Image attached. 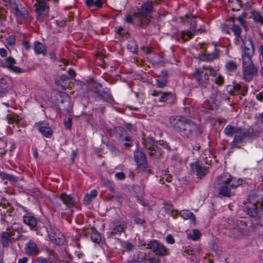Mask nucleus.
Segmentation results:
<instances>
[{
  "instance_id": "nucleus-1",
  "label": "nucleus",
  "mask_w": 263,
  "mask_h": 263,
  "mask_svg": "<svg viewBox=\"0 0 263 263\" xmlns=\"http://www.w3.org/2000/svg\"><path fill=\"white\" fill-rule=\"evenodd\" d=\"M241 57L242 60V79L250 82L258 74V69L254 64L252 58L255 48L251 36H245L241 40Z\"/></svg>"
},
{
  "instance_id": "nucleus-2",
  "label": "nucleus",
  "mask_w": 263,
  "mask_h": 263,
  "mask_svg": "<svg viewBox=\"0 0 263 263\" xmlns=\"http://www.w3.org/2000/svg\"><path fill=\"white\" fill-rule=\"evenodd\" d=\"M170 127L185 140H193L200 134L196 123L183 116H172L168 119Z\"/></svg>"
},
{
  "instance_id": "nucleus-3",
  "label": "nucleus",
  "mask_w": 263,
  "mask_h": 263,
  "mask_svg": "<svg viewBox=\"0 0 263 263\" xmlns=\"http://www.w3.org/2000/svg\"><path fill=\"white\" fill-rule=\"evenodd\" d=\"M223 132L228 137L234 136L233 139L230 144L232 149L241 148L247 142L252 140L255 136L254 129L251 127L245 128L231 124L226 126Z\"/></svg>"
},
{
  "instance_id": "nucleus-4",
  "label": "nucleus",
  "mask_w": 263,
  "mask_h": 263,
  "mask_svg": "<svg viewBox=\"0 0 263 263\" xmlns=\"http://www.w3.org/2000/svg\"><path fill=\"white\" fill-rule=\"evenodd\" d=\"M240 184L239 179L224 173L216 179L213 186L219 196L229 198L235 195V190Z\"/></svg>"
},
{
  "instance_id": "nucleus-5",
  "label": "nucleus",
  "mask_w": 263,
  "mask_h": 263,
  "mask_svg": "<svg viewBox=\"0 0 263 263\" xmlns=\"http://www.w3.org/2000/svg\"><path fill=\"white\" fill-rule=\"evenodd\" d=\"M58 198L62 203L57 202L54 203L53 210L60 214L62 218L69 216L72 214L71 208L74 206L75 198L71 195H67L65 193L60 194Z\"/></svg>"
},
{
  "instance_id": "nucleus-6",
  "label": "nucleus",
  "mask_w": 263,
  "mask_h": 263,
  "mask_svg": "<svg viewBox=\"0 0 263 263\" xmlns=\"http://www.w3.org/2000/svg\"><path fill=\"white\" fill-rule=\"evenodd\" d=\"M154 11V3L152 1H148L143 3L134 16L136 19V26L140 28L147 26L153 18V12Z\"/></svg>"
},
{
  "instance_id": "nucleus-7",
  "label": "nucleus",
  "mask_w": 263,
  "mask_h": 263,
  "mask_svg": "<svg viewBox=\"0 0 263 263\" xmlns=\"http://www.w3.org/2000/svg\"><path fill=\"white\" fill-rule=\"evenodd\" d=\"M7 51L4 48H0V55L3 58H6L4 60L0 59V67L7 69L9 71L15 73H21L25 72V70L15 66L16 60L12 57L7 58Z\"/></svg>"
},
{
  "instance_id": "nucleus-8",
  "label": "nucleus",
  "mask_w": 263,
  "mask_h": 263,
  "mask_svg": "<svg viewBox=\"0 0 263 263\" xmlns=\"http://www.w3.org/2000/svg\"><path fill=\"white\" fill-rule=\"evenodd\" d=\"M224 100L230 102L229 97L224 93H222L217 90H213L209 100H206L204 104L208 103L206 107L209 109H217L220 106L221 102Z\"/></svg>"
},
{
  "instance_id": "nucleus-9",
  "label": "nucleus",
  "mask_w": 263,
  "mask_h": 263,
  "mask_svg": "<svg viewBox=\"0 0 263 263\" xmlns=\"http://www.w3.org/2000/svg\"><path fill=\"white\" fill-rule=\"evenodd\" d=\"M49 4L45 0H36L34 5L36 20L40 23L43 22L49 16Z\"/></svg>"
},
{
  "instance_id": "nucleus-10",
  "label": "nucleus",
  "mask_w": 263,
  "mask_h": 263,
  "mask_svg": "<svg viewBox=\"0 0 263 263\" xmlns=\"http://www.w3.org/2000/svg\"><path fill=\"white\" fill-rule=\"evenodd\" d=\"M10 11L16 16L17 20L23 23L28 20L29 14L27 10L21 4H16L15 2H12L11 4Z\"/></svg>"
},
{
  "instance_id": "nucleus-11",
  "label": "nucleus",
  "mask_w": 263,
  "mask_h": 263,
  "mask_svg": "<svg viewBox=\"0 0 263 263\" xmlns=\"http://www.w3.org/2000/svg\"><path fill=\"white\" fill-rule=\"evenodd\" d=\"M46 230L50 241L53 243L59 246L64 244L65 237L56 228L49 224L46 227Z\"/></svg>"
},
{
  "instance_id": "nucleus-12",
  "label": "nucleus",
  "mask_w": 263,
  "mask_h": 263,
  "mask_svg": "<svg viewBox=\"0 0 263 263\" xmlns=\"http://www.w3.org/2000/svg\"><path fill=\"white\" fill-rule=\"evenodd\" d=\"M152 95L154 97H159L157 100L155 99V101L161 103H167L170 105L175 104L177 100L176 94L172 92H162L154 90L153 91Z\"/></svg>"
},
{
  "instance_id": "nucleus-13",
  "label": "nucleus",
  "mask_w": 263,
  "mask_h": 263,
  "mask_svg": "<svg viewBox=\"0 0 263 263\" xmlns=\"http://www.w3.org/2000/svg\"><path fill=\"white\" fill-rule=\"evenodd\" d=\"M193 77L196 84V87L205 88L209 84V75L201 69H195Z\"/></svg>"
},
{
  "instance_id": "nucleus-14",
  "label": "nucleus",
  "mask_w": 263,
  "mask_h": 263,
  "mask_svg": "<svg viewBox=\"0 0 263 263\" xmlns=\"http://www.w3.org/2000/svg\"><path fill=\"white\" fill-rule=\"evenodd\" d=\"M22 209L24 212L23 216V221L25 224L29 227L32 231L37 230V220L34 214L27 210L26 208L22 206Z\"/></svg>"
},
{
  "instance_id": "nucleus-15",
  "label": "nucleus",
  "mask_w": 263,
  "mask_h": 263,
  "mask_svg": "<svg viewBox=\"0 0 263 263\" xmlns=\"http://www.w3.org/2000/svg\"><path fill=\"white\" fill-rule=\"evenodd\" d=\"M146 249L152 250L156 255L164 256L168 254L165 246L156 240H151L147 244Z\"/></svg>"
},
{
  "instance_id": "nucleus-16",
  "label": "nucleus",
  "mask_w": 263,
  "mask_h": 263,
  "mask_svg": "<svg viewBox=\"0 0 263 263\" xmlns=\"http://www.w3.org/2000/svg\"><path fill=\"white\" fill-rule=\"evenodd\" d=\"M190 166L192 172L196 175L197 178L201 179L206 175L207 168L202 166L199 162L191 163Z\"/></svg>"
},
{
  "instance_id": "nucleus-17",
  "label": "nucleus",
  "mask_w": 263,
  "mask_h": 263,
  "mask_svg": "<svg viewBox=\"0 0 263 263\" xmlns=\"http://www.w3.org/2000/svg\"><path fill=\"white\" fill-rule=\"evenodd\" d=\"M25 250L26 253L31 256H35L37 255L40 252L38 246L32 240H30L26 243Z\"/></svg>"
},
{
  "instance_id": "nucleus-18",
  "label": "nucleus",
  "mask_w": 263,
  "mask_h": 263,
  "mask_svg": "<svg viewBox=\"0 0 263 263\" xmlns=\"http://www.w3.org/2000/svg\"><path fill=\"white\" fill-rule=\"evenodd\" d=\"M135 160L139 167L145 168L147 165L146 156L143 151L137 149L134 153Z\"/></svg>"
},
{
  "instance_id": "nucleus-19",
  "label": "nucleus",
  "mask_w": 263,
  "mask_h": 263,
  "mask_svg": "<svg viewBox=\"0 0 263 263\" xmlns=\"http://www.w3.org/2000/svg\"><path fill=\"white\" fill-rule=\"evenodd\" d=\"M11 234L7 232H3L0 236V243L3 248H8L10 245L14 242L16 239L11 237Z\"/></svg>"
},
{
  "instance_id": "nucleus-20",
  "label": "nucleus",
  "mask_w": 263,
  "mask_h": 263,
  "mask_svg": "<svg viewBox=\"0 0 263 263\" xmlns=\"http://www.w3.org/2000/svg\"><path fill=\"white\" fill-rule=\"evenodd\" d=\"M190 25L192 31H183L181 32V37L184 42H186L192 39L198 31V30H196L195 29L196 28V24L195 21H192Z\"/></svg>"
},
{
  "instance_id": "nucleus-21",
  "label": "nucleus",
  "mask_w": 263,
  "mask_h": 263,
  "mask_svg": "<svg viewBox=\"0 0 263 263\" xmlns=\"http://www.w3.org/2000/svg\"><path fill=\"white\" fill-rule=\"evenodd\" d=\"M238 65L236 61L230 60L226 62L224 68L229 74L235 72L237 71Z\"/></svg>"
},
{
  "instance_id": "nucleus-22",
  "label": "nucleus",
  "mask_w": 263,
  "mask_h": 263,
  "mask_svg": "<svg viewBox=\"0 0 263 263\" xmlns=\"http://www.w3.org/2000/svg\"><path fill=\"white\" fill-rule=\"evenodd\" d=\"M127 223L123 221L119 224L116 225L111 229L110 233L112 235H120L126 229Z\"/></svg>"
},
{
  "instance_id": "nucleus-23",
  "label": "nucleus",
  "mask_w": 263,
  "mask_h": 263,
  "mask_svg": "<svg viewBox=\"0 0 263 263\" xmlns=\"http://www.w3.org/2000/svg\"><path fill=\"white\" fill-rule=\"evenodd\" d=\"M231 29L233 31L234 35L235 36V42H239V40H240V41H241L240 45H241V43H242V42H241L242 39L243 38L244 36H249V35H245L242 37L241 36L242 29L240 28V27L238 25H236V24L232 25V27H231ZM249 36H250L249 35Z\"/></svg>"
},
{
  "instance_id": "nucleus-24",
  "label": "nucleus",
  "mask_w": 263,
  "mask_h": 263,
  "mask_svg": "<svg viewBox=\"0 0 263 263\" xmlns=\"http://www.w3.org/2000/svg\"><path fill=\"white\" fill-rule=\"evenodd\" d=\"M99 97L104 101L111 103L114 101V99L110 93V89L108 88H104Z\"/></svg>"
},
{
  "instance_id": "nucleus-25",
  "label": "nucleus",
  "mask_w": 263,
  "mask_h": 263,
  "mask_svg": "<svg viewBox=\"0 0 263 263\" xmlns=\"http://www.w3.org/2000/svg\"><path fill=\"white\" fill-rule=\"evenodd\" d=\"M148 151L149 156L156 159L160 158L163 153V151L162 148L161 147H158L157 145L155 146V145Z\"/></svg>"
},
{
  "instance_id": "nucleus-26",
  "label": "nucleus",
  "mask_w": 263,
  "mask_h": 263,
  "mask_svg": "<svg viewBox=\"0 0 263 263\" xmlns=\"http://www.w3.org/2000/svg\"><path fill=\"white\" fill-rule=\"evenodd\" d=\"M82 89L85 90V91L86 90L88 91L89 89H90V90L96 93L98 97L100 96L102 92V90H100V88L98 87L96 83L95 84L89 83L87 85H84L82 87Z\"/></svg>"
},
{
  "instance_id": "nucleus-27",
  "label": "nucleus",
  "mask_w": 263,
  "mask_h": 263,
  "mask_svg": "<svg viewBox=\"0 0 263 263\" xmlns=\"http://www.w3.org/2000/svg\"><path fill=\"white\" fill-rule=\"evenodd\" d=\"M33 49L36 54H43L45 55L47 50L45 46L39 41H35L34 43Z\"/></svg>"
},
{
  "instance_id": "nucleus-28",
  "label": "nucleus",
  "mask_w": 263,
  "mask_h": 263,
  "mask_svg": "<svg viewBox=\"0 0 263 263\" xmlns=\"http://www.w3.org/2000/svg\"><path fill=\"white\" fill-rule=\"evenodd\" d=\"M243 210L248 215L252 217H255L258 214L257 205L255 204H251V206H245Z\"/></svg>"
},
{
  "instance_id": "nucleus-29",
  "label": "nucleus",
  "mask_w": 263,
  "mask_h": 263,
  "mask_svg": "<svg viewBox=\"0 0 263 263\" xmlns=\"http://www.w3.org/2000/svg\"><path fill=\"white\" fill-rule=\"evenodd\" d=\"M98 194V191L96 190H91L89 193L86 194L83 199L84 203L86 205H89L92 200L95 199Z\"/></svg>"
},
{
  "instance_id": "nucleus-30",
  "label": "nucleus",
  "mask_w": 263,
  "mask_h": 263,
  "mask_svg": "<svg viewBox=\"0 0 263 263\" xmlns=\"http://www.w3.org/2000/svg\"><path fill=\"white\" fill-rule=\"evenodd\" d=\"M11 83V79L9 77L5 76L0 79V87L3 90V92L6 91L7 89L10 86Z\"/></svg>"
},
{
  "instance_id": "nucleus-31",
  "label": "nucleus",
  "mask_w": 263,
  "mask_h": 263,
  "mask_svg": "<svg viewBox=\"0 0 263 263\" xmlns=\"http://www.w3.org/2000/svg\"><path fill=\"white\" fill-rule=\"evenodd\" d=\"M180 216L184 219H190L194 223L196 222L195 216L188 210H182L180 213Z\"/></svg>"
},
{
  "instance_id": "nucleus-32",
  "label": "nucleus",
  "mask_w": 263,
  "mask_h": 263,
  "mask_svg": "<svg viewBox=\"0 0 263 263\" xmlns=\"http://www.w3.org/2000/svg\"><path fill=\"white\" fill-rule=\"evenodd\" d=\"M218 58V53L217 51H214L209 53L203 52L201 57V60L205 62H211Z\"/></svg>"
},
{
  "instance_id": "nucleus-33",
  "label": "nucleus",
  "mask_w": 263,
  "mask_h": 263,
  "mask_svg": "<svg viewBox=\"0 0 263 263\" xmlns=\"http://www.w3.org/2000/svg\"><path fill=\"white\" fill-rule=\"evenodd\" d=\"M90 237L93 242L98 244L100 242L102 239L100 233L94 227L91 228Z\"/></svg>"
},
{
  "instance_id": "nucleus-34",
  "label": "nucleus",
  "mask_w": 263,
  "mask_h": 263,
  "mask_svg": "<svg viewBox=\"0 0 263 263\" xmlns=\"http://www.w3.org/2000/svg\"><path fill=\"white\" fill-rule=\"evenodd\" d=\"M242 84L240 83H234L233 86H229L230 89L229 91V93L232 96H237L240 95V92L242 89Z\"/></svg>"
},
{
  "instance_id": "nucleus-35",
  "label": "nucleus",
  "mask_w": 263,
  "mask_h": 263,
  "mask_svg": "<svg viewBox=\"0 0 263 263\" xmlns=\"http://www.w3.org/2000/svg\"><path fill=\"white\" fill-rule=\"evenodd\" d=\"M69 104L70 99L68 96H66L61 99L60 101L59 102L58 105L62 109L68 111Z\"/></svg>"
},
{
  "instance_id": "nucleus-36",
  "label": "nucleus",
  "mask_w": 263,
  "mask_h": 263,
  "mask_svg": "<svg viewBox=\"0 0 263 263\" xmlns=\"http://www.w3.org/2000/svg\"><path fill=\"white\" fill-rule=\"evenodd\" d=\"M142 144L147 150L155 145V139L151 137H148L142 139Z\"/></svg>"
},
{
  "instance_id": "nucleus-37",
  "label": "nucleus",
  "mask_w": 263,
  "mask_h": 263,
  "mask_svg": "<svg viewBox=\"0 0 263 263\" xmlns=\"http://www.w3.org/2000/svg\"><path fill=\"white\" fill-rule=\"evenodd\" d=\"M0 177L2 180H8L11 182H16L18 181V178L16 176L7 174L4 172H0Z\"/></svg>"
},
{
  "instance_id": "nucleus-38",
  "label": "nucleus",
  "mask_w": 263,
  "mask_h": 263,
  "mask_svg": "<svg viewBox=\"0 0 263 263\" xmlns=\"http://www.w3.org/2000/svg\"><path fill=\"white\" fill-rule=\"evenodd\" d=\"M85 4L88 7H96L97 8L102 7L103 3L102 0H85Z\"/></svg>"
},
{
  "instance_id": "nucleus-39",
  "label": "nucleus",
  "mask_w": 263,
  "mask_h": 263,
  "mask_svg": "<svg viewBox=\"0 0 263 263\" xmlns=\"http://www.w3.org/2000/svg\"><path fill=\"white\" fill-rule=\"evenodd\" d=\"M114 132L116 138L119 140L123 138L126 133L124 127L120 126L114 127Z\"/></svg>"
},
{
  "instance_id": "nucleus-40",
  "label": "nucleus",
  "mask_w": 263,
  "mask_h": 263,
  "mask_svg": "<svg viewBox=\"0 0 263 263\" xmlns=\"http://www.w3.org/2000/svg\"><path fill=\"white\" fill-rule=\"evenodd\" d=\"M39 130L44 136L47 138L50 137L52 135L51 128L49 126H41Z\"/></svg>"
},
{
  "instance_id": "nucleus-41",
  "label": "nucleus",
  "mask_w": 263,
  "mask_h": 263,
  "mask_svg": "<svg viewBox=\"0 0 263 263\" xmlns=\"http://www.w3.org/2000/svg\"><path fill=\"white\" fill-rule=\"evenodd\" d=\"M200 236V232L197 229H194L191 233L187 234V238L194 241L198 240Z\"/></svg>"
},
{
  "instance_id": "nucleus-42",
  "label": "nucleus",
  "mask_w": 263,
  "mask_h": 263,
  "mask_svg": "<svg viewBox=\"0 0 263 263\" xmlns=\"http://www.w3.org/2000/svg\"><path fill=\"white\" fill-rule=\"evenodd\" d=\"M242 6V4L241 0H234L231 2V7L232 11L240 10Z\"/></svg>"
},
{
  "instance_id": "nucleus-43",
  "label": "nucleus",
  "mask_w": 263,
  "mask_h": 263,
  "mask_svg": "<svg viewBox=\"0 0 263 263\" xmlns=\"http://www.w3.org/2000/svg\"><path fill=\"white\" fill-rule=\"evenodd\" d=\"M7 120L9 124H19L21 121L18 119V116L15 114H10L7 116Z\"/></svg>"
},
{
  "instance_id": "nucleus-44",
  "label": "nucleus",
  "mask_w": 263,
  "mask_h": 263,
  "mask_svg": "<svg viewBox=\"0 0 263 263\" xmlns=\"http://www.w3.org/2000/svg\"><path fill=\"white\" fill-rule=\"evenodd\" d=\"M127 49L132 52L137 53L138 48L136 42L133 40L129 41L127 44Z\"/></svg>"
},
{
  "instance_id": "nucleus-45",
  "label": "nucleus",
  "mask_w": 263,
  "mask_h": 263,
  "mask_svg": "<svg viewBox=\"0 0 263 263\" xmlns=\"http://www.w3.org/2000/svg\"><path fill=\"white\" fill-rule=\"evenodd\" d=\"M45 252L47 253L48 256L52 257V259L55 261H57L59 259V256L57 253L53 250L50 249L48 247H46L44 249Z\"/></svg>"
},
{
  "instance_id": "nucleus-46",
  "label": "nucleus",
  "mask_w": 263,
  "mask_h": 263,
  "mask_svg": "<svg viewBox=\"0 0 263 263\" xmlns=\"http://www.w3.org/2000/svg\"><path fill=\"white\" fill-rule=\"evenodd\" d=\"M252 18L255 22L263 24V18L259 12L253 11L252 12Z\"/></svg>"
},
{
  "instance_id": "nucleus-47",
  "label": "nucleus",
  "mask_w": 263,
  "mask_h": 263,
  "mask_svg": "<svg viewBox=\"0 0 263 263\" xmlns=\"http://www.w3.org/2000/svg\"><path fill=\"white\" fill-rule=\"evenodd\" d=\"M146 253L143 252H139L137 256V261L139 262L145 263L147 258L149 257Z\"/></svg>"
},
{
  "instance_id": "nucleus-48",
  "label": "nucleus",
  "mask_w": 263,
  "mask_h": 263,
  "mask_svg": "<svg viewBox=\"0 0 263 263\" xmlns=\"http://www.w3.org/2000/svg\"><path fill=\"white\" fill-rule=\"evenodd\" d=\"M125 22L128 24H135L136 25V19L134 16V13L132 15L131 14H127L125 15V18L124 19Z\"/></svg>"
},
{
  "instance_id": "nucleus-49",
  "label": "nucleus",
  "mask_w": 263,
  "mask_h": 263,
  "mask_svg": "<svg viewBox=\"0 0 263 263\" xmlns=\"http://www.w3.org/2000/svg\"><path fill=\"white\" fill-rule=\"evenodd\" d=\"M6 146L7 142L3 139H0V154H2L3 156L7 152Z\"/></svg>"
},
{
  "instance_id": "nucleus-50",
  "label": "nucleus",
  "mask_w": 263,
  "mask_h": 263,
  "mask_svg": "<svg viewBox=\"0 0 263 263\" xmlns=\"http://www.w3.org/2000/svg\"><path fill=\"white\" fill-rule=\"evenodd\" d=\"M36 261L37 263H53L55 262L54 260H51L49 258L39 257L36 259Z\"/></svg>"
},
{
  "instance_id": "nucleus-51",
  "label": "nucleus",
  "mask_w": 263,
  "mask_h": 263,
  "mask_svg": "<svg viewBox=\"0 0 263 263\" xmlns=\"http://www.w3.org/2000/svg\"><path fill=\"white\" fill-rule=\"evenodd\" d=\"M167 83V80H163L161 79H157L156 81V84L158 87L163 88L164 87Z\"/></svg>"
},
{
  "instance_id": "nucleus-52",
  "label": "nucleus",
  "mask_w": 263,
  "mask_h": 263,
  "mask_svg": "<svg viewBox=\"0 0 263 263\" xmlns=\"http://www.w3.org/2000/svg\"><path fill=\"white\" fill-rule=\"evenodd\" d=\"M158 146V147L161 146L163 148L166 149L167 148L168 146L166 141L163 140H159L158 141H155V146Z\"/></svg>"
},
{
  "instance_id": "nucleus-53",
  "label": "nucleus",
  "mask_w": 263,
  "mask_h": 263,
  "mask_svg": "<svg viewBox=\"0 0 263 263\" xmlns=\"http://www.w3.org/2000/svg\"><path fill=\"white\" fill-rule=\"evenodd\" d=\"M203 68L209 71V74L215 77L217 75V71L211 66H205L203 67Z\"/></svg>"
},
{
  "instance_id": "nucleus-54",
  "label": "nucleus",
  "mask_w": 263,
  "mask_h": 263,
  "mask_svg": "<svg viewBox=\"0 0 263 263\" xmlns=\"http://www.w3.org/2000/svg\"><path fill=\"white\" fill-rule=\"evenodd\" d=\"M6 41L9 45H13L16 42V37L14 35H11L7 39Z\"/></svg>"
},
{
  "instance_id": "nucleus-55",
  "label": "nucleus",
  "mask_w": 263,
  "mask_h": 263,
  "mask_svg": "<svg viewBox=\"0 0 263 263\" xmlns=\"http://www.w3.org/2000/svg\"><path fill=\"white\" fill-rule=\"evenodd\" d=\"M215 82L216 84L219 86H221L223 85L224 82V79L223 76L221 75H219L217 77L215 78Z\"/></svg>"
},
{
  "instance_id": "nucleus-56",
  "label": "nucleus",
  "mask_w": 263,
  "mask_h": 263,
  "mask_svg": "<svg viewBox=\"0 0 263 263\" xmlns=\"http://www.w3.org/2000/svg\"><path fill=\"white\" fill-rule=\"evenodd\" d=\"M115 177L117 180H123L125 178V175L122 172H117L115 174Z\"/></svg>"
},
{
  "instance_id": "nucleus-57",
  "label": "nucleus",
  "mask_w": 263,
  "mask_h": 263,
  "mask_svg": "<svg viewBox=\"0 0 263 263\" xmlns=\"http://www.w3.org/2000/svg\"><path fill=\"white\" fill-rule=\"evenodd\" d=\"M159 259L157 257H151L150 256L147 258L145 263H159Z\"/></svg>"
},
{
  "instance_id": "nucleus-58",
  "label": "nucleus",
  "mask_w": 263,
  "mask_h": 263,
  "mask_svg": "<svg viewBox=\"0 0 263 263\" xmlns=\"http://www.w3.org/2000/svg\"><path fill=\"white\" fill-rule=\"evenodd\" d=\"M249 87L248 85L246 84H242V89L240 92V95L242 96H246L248 91Z\"/></svg>"
},
{
  "instance_id": "nucleus-59",
  "label": "nucleus",
  "mask_w": 263,
  "mask_h": 263,
  "mask_svg": "<svg viewBox=\"0 0 263 263\" xmlns=\"http://www.w3.org/2000/svg\"><path fill=\"white\" fill-rule=\"evenodd\" d=\"M221 31L226 33V34H230V30H229V26L227 25V24H226L224 23L222 24L221 25Z\"/></svg>"
},
{
  "instance_id": "nucleus-60",
  "label": "nucleus",
  "mask_w": 263,
  "mask_h": 263,
  "mask_svg": "<svg viewBox=\"0 0 263 263\" xmlns=\"http://www.w3.org/2000/svg\"><path fill=\"white\" fill-rule=\"evenodd\" d=\"M64 125L66 129H71L72 125V119L71 117H68V120L64 122Z\"/></svg>"
},
{
  "instance_id": "nucleus-61",
  "label": "nucleus",
  "mask_w": 263,
  "mask_h": 263,
  "mask_svg": "<svg viewBox=\"0 0 263 263\" xmlns=\"http://www.w3.org/2000/svg\"><path fill=\"white\" fill-rule=\"evenodd\" d=\"M134 245L131 242L128 241L125 242V246H124V248L125 249V250L126 251L129 252L132 250L134 249Z\"/></svg>"
},
{
  "instance_id": "nucleus-62",
  "label": "nucleus",
  "mask_w": 263,
  "mask_h": 263,
  "mask_svg": "<svg viewBox=\"0 0 263 263\" xmlns=\"http://www.w3.org/2000/svg\"><path fill=\"white\" fill-rule=\"evenodd\" d=\"M166 241L169 244H173L175 242V240L173 236L171 234H168L166 236Z\"/></svg>"
},
{
  "instance_id": "nucleus-63",
  "label": "nucleus",
  "mask_w": 263,
  "mask_h": 263,
  "mask_svg": "<svg viewBox=\"0 0 263 263\" xmlns=\"http://www.w3.org/2000/svg\"><path fill=\"white\" fill-rule=\"evenodd\" d=\"M105 184L108 188V189L110 191L114 192V191H115L114 186L112 185V183L110 181L107 180L105 182Z\"/></svg>"
},
{
  "instance_id": "nucleus-64",
  "label": "nucleus",
  "mask_w": 263,
  "mask_h": 263,
  "mask_svg": "<svg viewBox=\"0 0 263 263\" xmlns=\"http://www.w3.org/2000/svg\"><path fill=\"white\" fill-rule=\"evenodd\" d=\"M161 80H167V72L166 70H162L160 75Z\"/></svg>"
}]
</instances>
